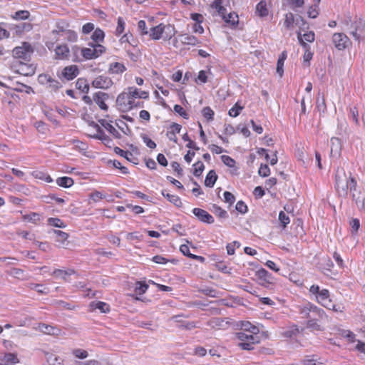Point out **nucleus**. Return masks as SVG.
Returning <instances> with one entry per match:
<instances>
[{
	"mask_svg": "<svg viewBox=\"0 0 365 365\" xmlns=\"http://www.w3.org/2000/svg\"><path fill=\"white\" fill-rule=\"evenodd\" d=\"M148 98V91H142L135 86H130L118 96L116 106L120 111L125 113L135 108H143L144 103L140 101V99Z\"/></svg>",
	"mask_w": 365,
	"mask_h": 365,
	"instance_id": "nucleus-1",
	"label": "nucleus"
},
{
	"mask_svg": "<svg viewBox=\"0 0 365 365\" xmlns=\"http://www.w3.org/2000/svg\"><path fill=\"white\" fill-rule=\"evenodd\" d=\"M357 181L351 175L347 177L343 168H338L335 174L334 187L339 197L346 198L349 192L351 193L352 200L358 203L360 197L355 192L356 191Z\"/></svg>",
	"mask_w": 365,
	"mask_h": 365,
	"instance_id": "nucleus-2",
	"label": "nucleus"
},
{
	"mask_svg": "<svg viewBox=\"0 0 365 365\" xmlns=\"http://www.w3.org/2000/svg\"><path fill=\"white\" fill-rule=\"evenodd\" d=\"M88 47L80 48L78 46H74L72 48L73 58V61L80 62L81 59L77 56L78 52H81V56L85 60L96 59L106 53V48L104 46L100 43H89Z\"/></svg>",
	"mask_w": 365,
	"mask_h": 365,
	"instance_id": "nucleus-3",
	"label": "nucleus"
},
{
	"mask_svg": "<svg viewBox=\"0 0 365 365\" xmlns=\"http://www.w3.org/2000/svg\"><path fill=\"white\" fill-rule=\"evenodd\" d=\"M176 33L177 30L174 24L161 22L150 27V39L169 41L174 38Z\"/></svg>",
	"mask_w": 365,
	"mask_h": 365,
	"instance_id": "nucleus-4",
	"label": "nucleus"
},
{
	"mask_svg": "<svg viewBox=\"0 0 365 365\" xmlns=\"http://www.w3.org/2000/svg\"><path fill=\"white\" fill-rule=\"evenodd\" d=\"M200 44L201 41L195 36L187 33L179 34L173 39V45L176 48L190 49Z\"/></svg>",
	"mask_w": 365,
	"mask_h": 365,
	"instance_id": "nucleus-5",
	"label": "nucleus"
},
{
	"mask_svg": "<svg viewBox=\"0 0 365 365\" xmlns=\"http://www.w3.org/2000/svg\"><path fill=\"white\" fill-rule=\"evenodd\" d=\"M327 317L324 311L317 306H311L309 309L307 322V327L311 331H322V327L318 323V321Z\"/></svg>",
	"mask_w": 365,
	"mask_h": 365,
	"instance_id": "nucleus-6",
	"label": "nucleus"
},
{
	"mask_svg": "<svg viewBox=\"0 0 365 365\" xmlns=\"http://www.w3.org/2000/svg\"><path fill=\"white\" fill-rule=\"evenodd\" d=\"M257 334L244 331L237 332L236 337L239 340L238 346L244 350H252L254 346L259 341Z\"/></svg>",
	"mask_w": 365,
	"mask_h": 365,
	"instance_id": "nucleus-7",
	"label": "nucleus"
},
{
	"mask_svg": "<svg viewBox=\"0 0 365 365\" xmlns=\"http://www.w3.org/2000/svg\"><path fill=\"white\" fill-rule=\"evenodd\" d=\"M11 68L14 72L25 76H33L36 71V66L34 64L24 63L19 60L12 63Z\"/></svg>",
	"mask_w": 365,
	"mask_h": 365,
	"instance_id": "nucleus-8",
	"label": "nucleus"
},
{
	"mask_svg": "<svg viewBox=\"0 0 365 365\" xmlns=\"http://www.w3.org/2000/svg\"><path fill=\"white\" fill-rule=\"evenodd\" d=\"M34 49L29 43L24 42L21 46H16L12 50V56L16 59L27 61L30 58Z\"/></svg>",
	"mask_w": 365,
	"mask_h": 365,
	"instance_id": "nucleus-9",
	"label": "nucleus"
},
{
	"mask_svg": "<svg viewBox=\"0 0 365 365\" xmlns=\"http://www.w3.org/2000/svg\"><path fill=\"white\" fill-rule=\"evenodd\" d=\"M90 128L95 129V132L88 133V136L101 140L107 147L111 148L113 145L111 138L105 134L97 123H93Z\"/></svg>",
	"mask_w": 365,
	"mask_h": 365,
	"instance_id": "nucleus-10",
	"label": "nucleus"
},
{
	"mask_svg": "<svg viewBox=\"0 0 365 365\" xmlns=\"http://www.w3.org/2000/svg\"><path fill=\"white\" fill-rule=\"evenodd\" d=\"M319 304L325 308L334 311H337L336 305L333 303L330 298V293L327 289H322L320 292V296H317V300Z\"/></svg>",
	"mask_w": 365,
	"mask_h": 365,
	"instance_id": "nucleus-11",
	"label": "nucleus"
},
{
	"mask_svg": "<svg viewBox=\"0 0 365 365\" xmlns=\"http://www.w3.org/2000/svg\"><path fill=\"white\" fill-rule=\"evenodd\" d=\"M79 74V69L76 65H69L65 66L58 74L60 79H64L68 81L73 80Z\"/></svg>",
	"mask_w": 365,
	"mask_h": 365,
	"instance_id": "nucleus-12",
	"label": "nucleus"
},
{
	"mask_svg": "<svg viewBox=\"0 0 365 365\" xmlns=\"http://www.w3.org/2000/svg\"><path fill=\"white\" fill-rule=\"evenodd\" d=\"M91 84L93 88L107 90L113 86V81L109 76L100 75L94 78Z\"/></svg>",
	"mask_w": 365,
	"mask_h": 365,
	"instance_id": "nucleus-13",
	"label": "nucleus"
},
{
	"mask_svg": "<svg viewBox=\"0 0 365 365\" xmlns=\"http://www.w3.org/2000/svg\"><path fill=\"white\" fill-rule=\"evenodd\" d=\"M69 27L70 25L67 21L64 19L57 21L55 29L51 32V34L53 36V39L55 41H58L59 40V36H63L66 29Z\"/></svg>",
	"mask_w": 365,
	"mask_h": 365,
	"instance_id": "nucleus-14",
	"label": "nucleus"
},
{
	"mask_svg": "<svg viewBox=\"0 0 365 365\" xmlns=\"http://www.w3.org/2000/svg\"><path fill=\"white\" fill-rule=\"evenodd\" d=\"M332 42L338 50H344L348 46L350 41L344 34L335 33L332 36Z\"/></svg>",
	"mask_w": 365,
	"mask_h": 365,
	"instance_id": "nucleus-15",
	"label": "nucleus"
},
{
	"mask_svg": "<svg viewBox=\"0 0 365 365\" xmlns=\"http://www.w3.org/2000/svg\"><path fill=\"white\" fill-rule=\"evenodd\" d=\"M70 53L69 47L66 44L62 43L58 45L54 49V58L56 60L61 61L68 60L70 57Z\"/></svg>",
	"mask_w": 365,
	"mask_h": 365,
	"instance_id": "nucleus-16",
	"label": "nucleus"
},
{
	"mask_svg": "<svg viewBox=\"0 0 365 365\" xmlns=\"http://www.w3.org/2000/svg\"><path fill=\"white\" fill-rule=\"evenodd\" d=\"M182 129V125L176 123H173L170 124V125L168 128V130L166 133V136L169 139V140L178 143V137L177 134L180 133V130Z\"/></svg>",
	"mask_w": 365,
	"mask_h": 365,
	"instance_id": "nucleus-17",
	"label": "nucleus"
},
{
	"mask_svg": "<svg viewBox=\"0 0 365 365\" xmlns=\"http://www.w3.org/2000/svg\"><path fill=\"white\" fill-rule=\"evenodd\" d=\"M297 38L299 43L304 49V53L303 55V61L304 63H307V66H309V61L313 57V53L311 51L310 46L303 41L300 31L297 32Z\"/></svg>",
	"mask_w": 365,
	"mask_h": 365,
	"instance_id": "nucleus-18",
	"label": "nucleus"
},
{
	"mask_svg": "<svg viewBox=\"0 0 365 365\" xmlns=\"http://www.w3.org/2000/svg\"><path fill=\"white\" fill-rule=\"evenodd\" d=\"M192 213L202 222L208 224L214 222L213 217L206 210L201 208H194Z\"/></svg>",
	"mask_w": 365,
	"mask_h": 365,
	"instance_id": "nucleus-19",
	"label": "nucleus"
},
{
	"mask_svg": "<svg viewBox=\"0 0 365 365\" xmlns=\"http://www.w3.org/2000/svg\"><path fill=\"white\" fill-rule=\"evenodd\" d=\"M19 363V359L16 354L6 353L0 358L1 365H15Z\"/></svg>",
	"mask_w": 365,
	"mask_h": 365,
	"instance_id": "nucleus-20",
	"label": "nucleus"
},
{
	"mask_svg": "<svg viewBox=\"0 0 365 365\" xmlns=\"http://www.w3.org/2000/svg\"><path fill=\"white\" fill-rule=\"evenodd\" d=\"M108 98V94L98 92L94 94L93 101L103 110H107L108 107L106 103V100Z\"/></svg>",
	"mask_w": 365,
	"mask_h": 365,
	"instance_id": "nucleus-21",
	"label": "nucleus"
},
{
	"mask_svg": "<svg viewBox=\"0 0 365 365\" xmlns=\"http://www.w3.org/2000/svg\"><path fill=\"white\" fill-rule=\"evenodd\" d=\"M36 329L46 334L58 335L60 333V329H58L57 327L46 324L44 323L38 324V327H36Z\"/></svg>",
	"mask_w": 365,
	"mask_h": 365,
	"instance_id": "nucleus-22",
	"label": "nucleus"
},
{
	"mask_svg": "<svg viewBox=\"0 0 365 365\" xmlns=\"http://www.w3.org/2000/svg\"><path fill=\"white\" fill-rule=\"evenodd\" d=\"M222 18L232 28H236L239 24V16L235 12H231L227 15L225 14Z\"/></svg>",
	"mask_w": 365,
	"mask_h": 365,
	"instance_id": "nucleus-23",
	"label": "nucleus"
},
{
	"mask_svg": "<svg viewBox=\"0 0 365 365\" xmlns=\"http://www.w3.org/2000/svg\"><path fill=\"white\" fill-rule=\"evenodd\" d=\"M90 308L92 311L99 309L102 313H108L110 311V305L104 302H91Z\"/></svg>",
	"mask_w": 365,
	"mask_h": 365,
	"instance_id": "nucleus-24",
	"label": "nucleus"
},
{
	"mask_svg": "<svg viewBox=\"0 0 365 365\" xmlns=\"http://www.w3.org/2000/svg\"><path fill=\"white\" fill-rule=\"evenodd\" d=\"M31 176H33L34 178L41 180L42 181H44L47 183L52 182L53 178L50 176V175L43 170H34L31 173Z\"/></svg>",
	"mask_w": 365,
	"mask_h": 365,
	"instance_id": "nucleus-25",
	"label": "nucleus"
},
{
	"mask_svg": "<svg viewBox=\"0 0 365 365\" xmlns=\"http://www.w3.org/2000/svg\"><path fill=\"white\" fill-rule=\"evenodd\" d=\"M125 71V66L120 62L111 63L108 67V73L110 74H121Z\"/></svg>",
	"mask_w": 365,
	"mask_h": 365,
	"instance_id": "nucleus-26",
	"label": "nucleus"
},
{
	"mask_svg": "<svg viewBox=\"0 0 365 365\" xmlns=\"http://www.w3.org/2000/svg\"><path fill=\"white\" fill-rule=\"evenodd\" d=\"M163 197L167 198V200L173 203L174 205H175L178 207H180L182 206V202L181 199L179 196L173 194H170L167 192V190H163L161 192Z\"/></svg>",
	"mask_w": 365,
	"mask_h": 365,
	"instance_id": "nucleus-27",
	"label": "nucleus"
},
{
	"mask_svg": "<svg viewBox=\"0 0 365 365\" xmlns=\"http://www.w3.org/2000/svg\"><path fill=\"white\" fill-rule=\"evenodd\" d=\"M240 326L241 329L244 332H246V333L248 332V333H252V334H258L259 333V329L256 326L252 324L248 321L240 322Z\"/></svg>",
	"mask_w": 365,
	"mask_h": 365,
	"instance_id": "nucleus-28",
	"label": "nucleus"
},
{
	"mask_svg": "<svg viewBox=\"0 0 365 365\" xmlns=\"http://www.w3.org/2000/svg\"><path fill=\"white\" fill-rule=\"evenodd\" d=\"M105 38V33L104 31L100 29L97 28L94 30L93 33L91 35V39L93 43H100L104 41Z\"/></svg>",
	"mask_w": 365,
	"mask_h": 365,
	"instance_id": "nucleus-29",
	"label": "nucleus"
},
{
	"mask_svg": "<svg viewBox=\"0 0 365 365\" xmlns=\"http://www.w3.org/2000/svg\"><path fill=\"white\" fill-rule=\"evenodd\" d=\"M56 182L58 186L65 188H69L74 184L73 179L71 177L67 176L58 178Z\"/></svg>",
	"mask_w": 365,
	"mask_h": 365,
	"instance_id": "nucleus-30",
	"label": "nucleus"
},
{
	"mask_svg": "<svg viewBox=\"0 0 365 365\" xmlns=\"http://www.w3.org/2000/svg\"><path fill=\"white\" fill-rule=\"evenodd\" d=\"M101 123L115 138H121L122 135L120 132L110 123L103 120L101 121Z\"/></svg>",
	"mask_w": 365,
	"mask_h": 365,
	"instance_id": "nucleus-31",
	"label": "nucleus"
},
{
	"mask_svg": "<svg viewBox=\"0 0 365 365\" xmlns=\"http://www.w3.org/2000/svg\"><path fill=\"white\" fill-rule=\"evenodd\" d=\"M217 180V175L215 170H211L205 177V185L208 187H212Z\"/></svg>",
	"mask_w": 365,
	"mask_h": 365,
	"instance_id": "nucleus-32",
	"label": "nucleus"
},
{
	"mask_svg": "<svg viewBox=\"0 0 365 365\" xmlns=\"http://www.w3.org/2000/svg\"><path fill=\"white\" fill-rule=\"evenodd\" d=\"M256 14L259 17H265V16H268L269 11L267 7V3L265 1H261L257 4Z\"/></svg>",
	"mask_w": 365,
	"mask_h": 365,
	"instance_id": "nucleus-33",
	"label": "nucleus"
},
{
	"mask_svg": "<svg viewBox=\"0 0 365 365\" xmlns=\"http://www.w3.org/2000/svg\"><path fill=\"white\" fill-rule=\"evenodd\" d=\"M228 322H225L222 318L215 317L210 319L207 322V325L213 329H220L224 327L225 324H227Z\"/></svg>",
	"mask_w": 365,
	"mask_h": 365,
	"instance_id": "nucleus-34",
	"label": "nucleus"
},
{
	"mask_svg": "<svg viewBox=\"0 0 365 365\" xmlns=\"http://www.w3.org/2000/svg\"><path fill=\"white\" fill-rule=\"evenodd\" d=\"M221 159H222V161L223 162V163L225 165H226L229 168H233V170L232 171V173L233 175L237 174V170L238 169L235 166L236 162H235V160L233 158H232L229 155H224L221 156Z\"/></svg>",
	"mask_w": 365,
	"mask_h": 365,
	"instance_id": "nucleus-35",
	"label": "nucleus"
},
{
	"mask_svg": "<svg viewBox=\"0 0 365 365\" xmlns=\"http://www.w3.org/2000/svg\"><path fill=\"white\" fill-rule=\"evenodd\" d=\"M75 273L74 269H68L66 270L60 269H56L53 271L51 273V275L53 276L56 278H63L65 279L66 276H70Z\"/></svg>",
	"mask_w": 365,
	"mask_h": 365,
	"instance_id": "nucleus-36",
	"label": "nucleus"
},
{
	"mask_svg": "<svg viewBox=\"0 0 365 365\" xmlns=\"http://www.w3.org/2000/svg\"><path fill=\"white\" fill-rule=\"evenodd\" d=\"M53 233L56 235V242L60 243L59 246L64 247L69 237L68 234L58 230H54Z\"/></svg>",
	"mask_w": 365,
	"mask_h": 365,
	"instance_id": "nucleus-37",
	"label": "nucleus"
},
{
	"mask_svg": "<svg viewBox=\"0 0 365 365\" xmlns=\"http://www.w3.org/2000/svg\"><path fill=\"white\" fill-rule=\"evenodd\" d=\"M299 333V328L297 325L289 327L287 330L282 332V335L286 338L296 337Z\"/></svg>",
	"mask_w": 365,
	"mask_h": 365,
	"instance_id": "nucleus-38",
	"label": "nucleus"
},
{
	"mask_svg": "<svg viewBox=\"0 0 365 365\" xmlns=\"http://www.w3.org/2000/svg\"><path fill=\"white\" fill-rule=\"evenodd\" d=\"M30 17V12L27 10H20L11 15V18L16 21L26 20Z\"/></svg>",
	"mask_w": 365,
	"mask_h": 365,
	"instance_id": "nucleus-39",
	"label": "nucleus"
},
{
	"mask_svg": "<svg viewBox=\"0 0 365 365\" xmlns=\"http://www.w3.org/2000/svg\"><path fill=\"white\" fill-rule=\"evenodd\" d=\"M211 7L215 9L220 16H224V14H226L227 10L223 6V0H215L211 4Z\"/></svg>",
	"mask_w": 365,
	"mask_h": 365,
	"instance_id": "nucleus-40",
	"label": "nucleus"
},
{
	"mask_svg": "<svg viewBox=\"0 0 365 365\" xmlns=\"http://www.w3.org/2000/svg\"><path fill=\"white\" fill-rule=\"evenodd\" d=\"M117 128L126 135H129L131 134V129L128 127V125L125 123L123 120H116L115 123Z\"/></svg>",
	"mask_w": 365,
	"mask_h": 365,
	"instance_id": "nucleus-41",
	"label": "nucleus"
},
{
	"mask_svg": "<svg viewBox=\"0 0 365 365\" xmlns=\"http://www.w3.org/2000/svg\"><path fill=\"white\" fill-rule=\"evenodd\" d=\"M138 30L139 31V34L141 36H144L145 35L150 36V28L148 29L146 22L144 20H140L138 22Z\"/></svg>",
	"mask_w": 365,
	"mask_h": 365,
	"instance_id": "nucleus-42",
	"label": "nucleus"
},
{
	"mask_svg": "<svg viewBox=\"0 0 365 365\" xmlns=\"http://www.w3.org/2000/svg\"><path fill=\"white\" fill-rule=\"evenodd\" d=\"M244 109V106H242L239 101L229 110L228 114L230 116L235 118L238 116L241 111Z\"/></svg>",
	"mask_w": 365,
	"mask_h": 365,
	"instance_id": "nucleus-43",
	"label": "nucleus"
},
{
	"mask_svg": "<svg viewBox=\"0 0 365 365\" xmlns=\"http://www.w3.org/2000/svg\"><path fill=\"white\" fill-rule=\"evenodd\" d=\"M48 225L58 228H65L66 224L58 217H49L47 220Z\"/></svg>",
	"mask_w": 365,
	"mask_h": 365,
	"instance_id": "nucleus-44",
	"label": "nucleus"
},
{
	"mask_svg": "<svg viewBox=\"0 0 365 365\" xmlns=\"http://www.w3.org/2000/svg\"><path fill=\"white\" fill-rule=\"evenodd\" d=\"M125 21L124 19L121 16H119L117 19V26L115 31V35L116 36H120L125 31Z\"/></svg>",
	"mask_w": 365,
	"mask_h": 365,
	"instance_id": "nucleus-45",
	"label": "nucleus"
},
{
	"mask_svg": "<svg viewBox=\"0 0 365 365\" xmlns=\"http://www.w3.org/2000/svg\"><path fill=\"white\" fill-rule=\"evenodd\" d=\"M294 22V14L291 12L287 13L284 15V26L288 30L291 29L293 27Z\"/></svg>",
	"mask_w": 365,
	"mask_h": 365,
	"instance_id": "nucleus-46",
	"label": "nucleus"
},
{
	"mask_svg": "<svg viewBox=\"0 0 365 365\" xmlns=\"http://www.w3.org/2000/svg\"><path fill=\"white\" fill-rule=\"evenodd\" d=\"M210 210L217 217L220 218H225L227 216V213L226 210H223L220 206L213 204L212 205V207L210 208Z\"/></svg>",
	"mask_w": 365,
	"mask_h": 365,
	"instance_id": "nucleus-47",
	"label": "nucleus"
},
{
	"mask_svg": "<svg viewBox=\"0 0 365 365\" xmlns=\"http://www.w3.org/2000/svg\"><path fill=\"white\" fill-rule=\"evenodd\" d=\"M63 36H65V40L68 42H76L78 40L76 32L69 28L66 29Z\"/></svg>",
	"mask_w": 365,
	"mask_h": 365,
	"instance_id": "nucleus-48",
	"label": "nucleus"
},
{
	"mask_svg": "<svg viewBox=\"0 0 365 365\" xmlns=\"http://www.w3.org/2000/svg\"><path fill=\"white\" fill-rule=\"evenodd\" d=\"M106 197V195L101 191L99 190H93L90 195L89 198L92 200L94 202H99L100 200L105 199Z\"/></svg>",
	"mask_w": 365,
	"mask_h": 365,
	"instance_id": "nucleus-49",
	"label": "nucleus"
},
{
	"mask_svg": "<svg viewBox=\"0 0 365 365\" xmlns=\"http://www.w3.org/2000/svg\"><path fill=\"white\" fill-rule=\"evenodd\" d=\"M257 276L258 277L259 279H263L264 281H266L268 283H270L271 282V279H272V277H271V274L269 273L264 268H261L259 269L257 272Z\"/></svg>",
	"mask_w": 365,
	"mask_h": 365,
	"instance_id": "nucleus-50",
	"label": "nucleus"
},
{
	"mask_svg": "<svg viewBox=\"0 0 365 365\" xmlns=\"http://www.w3.org/2000/svg\"><path fill=\"white\" fill-rule=\"evenodd\" d=\"M148 289V284H147L145 282H137L136 286L135 288V292L139 294L142 295L145 294Z\"/></svg>",
	"mask_w": 365,
	"mask_h": 365,
	"instance_id": "nucleus-51",
	"label": "nucleus"
},
{
	"mask_svg": "<svg viewBox=\"0 0 365 365\" xmlns=\"http://www.w3.org/2000/svg\"><path fill=\"white\" fill-rule=\"evenodd\" d=\"M205 165L202 162L197 161L193 164V175L195 177H200L202 174Z\"/></svg>",
	"mask_w": 365,
	"mask_h": 365,
	"instance_id": "nucleus-52",
	"label": "nucleus"
},
{
	"mask_svg": "<svg viewBox=\"0 0 365 365\" xmlns=\"http://www.w3.org/2000/svg\"><path fill=\"white\" fill-rule=\"evenodd\" d=\"M202 115L207 121H212L214 118L215 113L210 107L206 106L202 108Z\"/></svg>",
	"mask_w": 365,
	"mask_h": 365,
	"instance_id": "nucleus-53",
	"label": "nucleus"
},
{
	"mask_svg": "<svg viewBox=\"0 0 365 365\" xmlns=\"http://www.w3.org/2000/svg\"><path fill=\"white\" fill-rule=\"evenodd\" d=\"M302 364L303 365H319V364H324V363L318 361V359L315 357L314 355L307 356L302 361Z\"/></svg>",
	"mask_w": 365,
	"mask_h": 365,
	"instance_id": "nucleus-54",
	"label": "nucleus"
},
{
	"mask_svg": "<svg viewBox=\"0 0 365 365\" xmlns=\"http://www.w3.org/2000/svg\"><path fill=\"white\" fill-rule=\"evenodd\" d=\"M215 268L225 274H230L231 273V269L227 267V264L223 261H220L215 263Z\"/></svg>",
	"mask_w": 365,
	"mask_h": 365,
	"instance_id": "nucleus-55",
	"label": "nucleus"
},
{
	"mask_svg": "<svg viewBox=\"0 0 365 365\" xmlns=\"http://www.w3.org/2000/svg\"><path fill=\"white\" fill-rule=\"evenodd\" d=\"M208 81V76L207 71L201 70L198 72L197 76L195 81L197 84L205 83Z\"/></svg>",
	"mask_w": 365,
	"mask_h": 365,
	"instance_id": "nucleus-56",
	"label": "nucleus"
},
{
	"mask_svg": "<svg viewBox=\"0 0 365 365\" xmlns=\"http://www.w3.org/2000/svg\"><path fill=\"white\" fill-rule=\"evenodd\" d=\"M279 220L282 225V228H285L287 225L290 222L289 217L284 211L279 212Z\"/></svg>",
	"mask_w": 365,
	"mask_h": 365,
	"instance_id": "nucleus-57",
	"label": "nucleus"
},
{
	"mask_svg": "<svg viewBox=\"0 0 365 365\" xmlns=\"http://www.w3.org/2000/svg\"><path fill=\"white\" fill-rule=\"evenodd\" d=\"M319 9L318 5L314 4V5L310 6L308 8V11H307L308 16L312 19L317 18L319 15Z\"/></svg>",
	"mask_w": 365,
	"mask_h": 365,
	"instance_id": "nucleus-58",
	"label": "nucleus"
},
{
	"mask_svg": "<svg viewBox=\"0 0 365 365\" xmlns=\"http://www.w3.org/2000/svg\"><path fill=\"white\" fill-rule=\"evenodd\" d=\"M72 354L76 358L80 359H84L88 357V353L87 351L81 349H76L72 351Z\"/></svg>",
	"mask_w": 365,
	"mask_h": 365,
	"instance_id": "nucleus-59",
	"label": "nucleus"
},
{
	"mask_svg": "<svg viewBox=\"0 0 365 365\" xmlns=\"http://www.w3.org/2000/svg\"><path fill=\"white\" fill-rule=\"evenodd\" d=\"M240 243L238 241H234L231 243H228L226 246L227 252L229 255H232L235 254V248L240 247Z\"/></svg>",
	"mask_w": 365,
	"mask_h": 365,
	"instance_id": "nucleus-60",
	"label": "nucleus"
},
{
	"mask_svg": "<svg viewBox=\"0 0 365 365\" xmlns=\"http://www.w3.org/2000/svg\"><path fill=\"white\" fill-rule=\"evenodd\" d=\"M76 86L83 93H87L89 91V86L84 79L79 78L76 82Z\"/></svg>",
	"mask_w": 365,
	"mask_h": 365,
	"instance_id": "nucleus-61",
	"label": "nucleus"
},
{
	"mask_svg": "<svg viewBox=\"0 0 365 365\" xmlns=\"http://www.w3.org/2000/svg\"><path fill=\"white\" fill-rule=\"evenodd\" d=\"M173 110L175 113L179 114L183 118H185V119L189 118L188 113L180 105H175L173 107Z\"/></svg>",
	"mask_w": 365,
	"mask_h": 365,
	"instance_id": "nucleus-62",
	"label": "nucleus"
},
{
	"mask_svg": "<svg viewBox=\"0 0 365 365\" xmlns=\"http://www.w3.org/2000/svg\"><path fill=\"white\" fill-rule=\"evenodd\" d=\"M258 174L263 178L269 176L270 174L269 166L266 164H262L259 168Z\"/></svg>",
	"mask_w": 365,
	"mask_h": 365,
	"instance_id": "nucleus-63",
	"label": "nucleus"
},
{
	"mask_svg": "<svg viewBox=\"0 0 365 365\" xmlns=\"http://www.w3.org/2000/svg\"><path fill=\"white\" fill-rule=\"evenodd\" d=\"M47 86L52 91H56L60 88H61L62 86L58 80L51 78V79L50 82L48 83Z\"/></svg>",
	"mask_w": 365,
	"mask_h": 365,
	"instance_id": "nucleus-64",
	"label": "nucleus"
}]
</instances>
